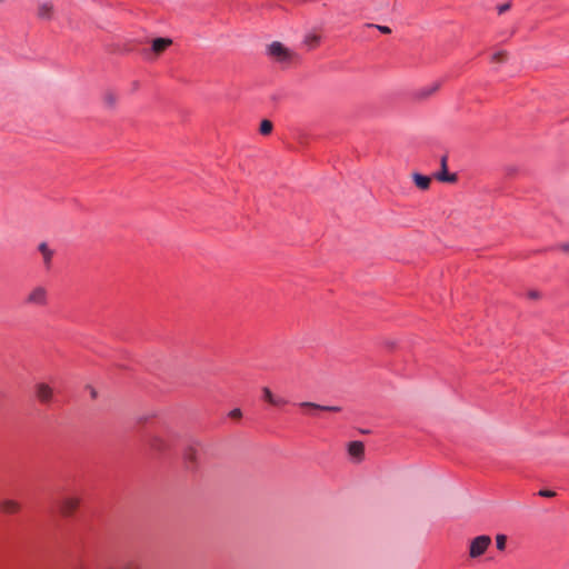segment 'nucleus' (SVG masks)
<instances>
[{"mask_svg": "<svg viewBox=\"0 0 569 569\" xmlns=\"http://www.w3.org/2000/svg\"><path fill=\"white\" fill-rule=\"evenodd\" d=\"M436 178L441 182L452 183V182L457 181L456 173H449L447 171V158L446 157L441 158V171L436 174Z\"/></svg>", "mask_w": 569, "mask_h": 569, "instance_id": "obj_10", "label": "nucleus"}, {"mask_svg": "<svg viewBox=\"0 0 569 569\" xmlns=\"http://www.w3.org/2000/svg\"><path fill=\"white\" fill-rule=\"evenodd\" d=\"M48 293L43 287H34L27 295L24 302L30 306L43 307L47 305Z\"/></svg>", "mask_w": 569, "mask_h": 569, "instance_id": "obj_5", "label": "nucleus"}, {"mask_svg": "<svg viewBox=\"0 0 569 569\" xmlns=\"http://www.w3.org/2000/svg\"><path fill=\"white\" fill-rule=\"evenodd\" d=\"M184 457H186L187 460L193 462L196 460V449L194 448H189L186 451Z\"/></svg>", "mask_w": 569, "mask_h": 569, "instance_id": "obj_18", "label": "nucleus"}, {"mask_svg": "<svg viewBox=\"0 0 569 569\" xmlns=\"http://www.w3.org/2000/svg\"><path fill=\"white\" fill-rule=\"evenodd\" d=\"M379 29L385 33L390 32V29L388 27H379Z\"/></svg>", "mask_w": 569, "mask_h": 569, "instance_id": "obj_24", "label": "nucleus"}, {"mask_svg": "<svg viewBox=\"0 0 569 569\" xmlns=\"http://www.w3.org/2000/svg\"><path fill=\"white\" fill-rule=\"evenodd\" d=\"M267 54L273 62L282 64L290 63L296 57L290 48L279 41H273L267 47Z\"/></svg>", "mask_w": 569, "mask_h": 569, "instance_id": "obj_1", "label": "nucleus"}, {"mask_svg": "<svg viewBox=\"0 0 569 569\" xmlns=\"http://www.w3.org/2000/svg\"><path fill=\"white\" fill-rule=\"evenodd\" d=\"M530 296H531L532 298H538V297H539V295H538V293H536V292H535V293H531Z\"/></svg>", "mask_w": 569, "mask_h": 569, "instance_id": "obj_25", "label": "nucleus"}, {"mask_svg": "<svg viewBox=\"0 0 569 569\" xmlns=\"http://www.w3.org/2000/svg\"><path fill=\"white\" fill-rule=\"evenodd\" d=\"M172 44V40L169 38H157L152 41L151 51L159 56L164 52Z\"/></svg>", "mask_w": 569, "mask_h": 569, "instance_id": "obj_9", "label": "nucleus"}, {"mask_svg": "<svg viewBox=\"0 0 569 569\" xmlns=\"http://www.w3.org/2000/svg\"><path fill=\"white\" fill-rule=\"evenodd\" d=\"M34 396L42 405H49L54 398V387L51 383L39 381L34 385Z\"/></svg>", "mask_w": 569, "mask_h": 569, "instance_id": "obj_3", "label": "nucleus"}, {"mask_svg": "<svg viewBox=\"0 0 569 569\" xmlns=\"http://www.w3.org/2000/svg\"><path fill=\"white\" fill-rule=\"evenodd\" d=\"M104 101H106L108 104L112 106V104H114V103H116V101H117V97H116L113 93H111V92L106 93V94H104Z\"/></svg>", "mask_w": 569, "mask_h": 569, "instance_id": "obj_19", "label": "nucleus"}, {"mask_svg": "<svg viewBox=\"0 0 569 569\" xmlns=\"http://www.w3.org/2000/svg\"><path fill=\"white\" fill-rule=\"evenodd\" d=\"M81 503V498L77 495L64 496L59 503V510L64 517L73 515Z\"/></svg>", "mask_w": 569, "mask_h": 569, "instance_id": "obj_4", "label": "nucleus"}, {"mask_svg": "<svg viewBox=\"0 0 569 569\" xmlns=\"http://www.w3.org/2000/svg\"><path fill=\"white\" fill-rule=\"evenodd\" d=\"M440 88H441L440 81L430 82L421 88L416 89L412 92V98L418 101L426 100V99L432 97L433 94H436L440 90Z\"/></svg>", "mask_w": 569, "mask_h": 569, "instance_id": "obj_6", "label": "nucleus"}, {"mask_svg": "<svg viewBox=\"0 0 569 569\" xmlns=\"http://www.w3.org/2000/svg\"><path fill=\"white\" fill-rule=\"evenodd\" d=\"M491 538L487 535L477 536L469 543L468 555L471 559L483 556L491 546Z\"/></svg>", "mask_w": 569, "mask_h": 569, "instance_id": "obj_2", "label": "nucleus"}, {"mask_svg": "<svg viewBox=\"0 0 569 569\" xmlns=\"http://www.w3.org/2000/svg\"><path fill=\"white\" fill-rule=\"evenodd\" d=\"M539 495L542 496V497H552V496H555V492L550 491V490H541L539 492Z\"/></svg>", "mask_w": 569, "mask_h": 569, "instance_id": "obj_20", "label": "nucleus"}, {"mask_svg": "<svg viewBox=\"0 0 569 569\" xmlns=\"http://www.w3.org/2000/svg\"><path fill=\"white\" fill-rule=\"evenodd\" d=\"M53 4L51 2H43L39 4L37 14L41 20H50L53 17Z\"/></svg>", "mask_w": 569, "mask_h": 569, "instance_id": "obj_11", "label": "nucleus"}, {"mask_svg": "<svg viewBox=\"0 0 569 569\" xmlns=\"http://www.w3.org/2000/svg\"><path fill=\"white\" fill-rule=\"evenodd\" d=\"M259 131L261 134L266 136L272 131V123L269 120H262L260 123Z\"/></svg>", "mask_w": 569, "mask_h": 569, "instance_id": "obj_16", "label": "nucleus"}, {"mask_svg": "<svg viewBox=\"0 0 569 569\" xmlns=\"http://www.w3.org/2000/svg\"><path fill=\"white\" fill-rule=\"evenodd\" d=\"M503 57H505V53H503V52H499V53H496V54L493 56V58H495L496 60H502V59H503Z\"/></svg>", "mask_w": 569, "mask_h": 569, "instance_id": "obj_22", "label": "nucleus"}, {"mask_svg": "<svg viewBox=\"0 0 569 569\" xmlns=\"http://www.w3.org/2000/svg\"><path fill=\"white\" fill-rule=\"evenodd\" d=\"M507 537L505 535H498L496 537L497 549L502 551L506 548Z\"/></svg>", "mask_w": 569, "mask_h": 569, "instance_id": "obj_17", "label": "nucleus"}, {"mask_svg": "<svg viewBox=\"0 0 569 569\" xmlns=\"http://www.w3.org/2000/svg\"><path fill=\"white\" fill-rule=\"evenodd\" d=\"M300 408L303 409H310V410H321V411H329V412H338L340 411L339 407L336 406H320L313 402H301L299 403Z\"/></svg>", "mask_w": 569, "mask_h": 569, "instance_id": "obj_12", "label": "nucleus"}, {"mask_svg": "<svg viewBox=\"0 0 569 569\" xmlns=\"http://www.w3.org/2000/svg\"><path fill=\"white\" fill-rule=\"evenodd\" d=\"M365 451V447L360 441H353L348 447V452L353 458H361Z\"/></svg>", "mask_w": 569, "mask_h": 569, "instance_id": "obj_14", "label": "nucleus"}, {"mask_svg": "<svg viewBox=\"0 0 569 569\" xmlns=\"http://www.w3.org/2000/svg\"><path fill=\"white\" fill-rule=\"evenodd\" d=\"M412 180L420 190H428L430 188L431 178L428 176L415 172L412 174Z\"/></svg>", "mask_w": 569, "mask_h": 569, "instance_id": "obj_13", "label": "nucleus"}, {"mask_svg": "<svg viewBox=\"0 0 569 569\" xmlns=\"http://www.w3.org/2000/svg\"><path fill=\"white\" fill-rule=\"evenodd\" d=\"M261 393L262 400L272 407L282 408L288 405V400L284 397L273 393L268 387H263Z\"/></svg>", "mask_w": 569, "mask_h": 569, "instance_id": "obj_7", "label": "nucleus"}, {"mask_svg": "<svg viewBox=\"0 0 569 569\" xmlns=\"http://www.w3.org/2000/svg\"><path fill=\"white\" fill-rule=\"evenodd\" d=\"M230 416L232 418H239L241 416V411L240 409H233L231 412H230Z\"/></svg>", "mask_w": 569, "mask_h": 569, "instance_id": "obj_21", "label": "nucleus"}, {"mask_svg": "<svg viewBox=\"0 0 569 569\" xmlns=\"http://www.w3.org/2000/svg\"><path fill=\"white\" fill-rule=\"evenodd\" d=\"M21 503L14 499H3L0 501V511L6 515H16L20 512Z\"/></svg>", "mask_w": 569, "mask_h": 569, "instance_id": "obj_8", "label": "nucleus"}, {"mask_svg": "<svg viewBox=\"0 0 569 569\" xmlns=\"http://www.w3.org/2000/svg\"><path fill=\"white\" fill-rule=\"evenodd\" d=\"M39 251L42 254L44 264L49 267L51 264L53 251L48 247L46 242L39 244Z\"/></svg>", "mask_w": 569, "mask_h": 569, "instance_id": "obj_15", "label": "nucleus"}, {"mask_svg": "<svg viewBox=\"0 0 569 569\" xmlns=\"http://www.w3.org/2000/svg\"><path fill=\"white\" fill-rule=\"evenodd\" d=\"M121 569H136V568L132 563H127Z\"/></svg>", "mask_w": 569, "mask_h": 569, "instance_id": "obj_23", "label": "nucleus"}]
</instances>
